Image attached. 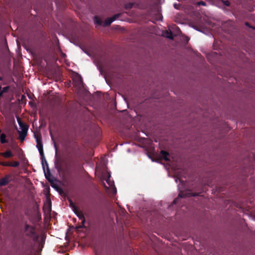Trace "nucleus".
<instances>
[{
	"mask_svg": "<svg viewBox=\"0 0 255 255\" xmlns=\"http://www.w3.org/2000/svg\"><path fill=\"white\" fill-rule=\"evenodd\" d=\"M36 141V147L38 148L40 157H44V151L43 148V144L42 138L40 134H34Z\"/></svg>",
	"mask_w": 255,
	"mask_h": 255,
	"instance_id": "f257e3e1",
	"label": "nucleus"
},
{
	"mask_svg": "<svg viewBox=\"0 0 255 255\" xmlns=\"http://www.w3.org/2000/svg\"><path fill=\"white\" fill-rule=\"evenodd\" d=\"M24 232L27 237L32 238L36 235L35 228L26 224L24 226Z\"/></svg>",
	"mask_w": 255,
	"mask_h": 255,
	"instance_id": "f03ea898",
	"label": "nucleus"
},
{
	"mask_svg": "<svg viewBox=\"0 0 255 255\" xmlns=\"http://www.w3.org/2000/svg\"><path fill=\"white\" fill-rule=\"evenodd\" d=\"M44 174L45 178L50 183L51 186L54 188H56V185L54 183V177L52 175V174L50 172V170L49 167H47L46 169V171H45V170H44Z\"/></svg>",
	"mask_w": 255,
	"mask_h": 255,
	"instance_id": "7ed1b4c3",
	"label": "nucleus"
},
{
	"mask_svg": "<svg viewBox=\"0 0 255 255\" xmlns=\"http://www.w3.org/2000/svg\"><path fill=\"white\" fill-rule=\"evenodd\" d=\"M198 193H193L190 191H186L185 192L180 191L178 194V197L184 198L186 197H192L199 196Z\"/></svg>",
	"mask_w": 255,
	"mask_h": 255,
	"instance_id": "20e7f679",
	"label": "nucleus"
},
{
	"mask_svg": "<svg viewBox=\"0 0 255 255\" xmlns=\"http://www.w3.org/2000/svg\"><path fill=\"white\" fill-rule=\"evenodd\" d=\"M54 147H55V150H56L55 165L56 168L59 170L61 169V159H60V157H58L57 156V145H56V143H54Z\"/></svg>",
	"mask_w": 255,
	"mask_h": 255,
	"instance_id": "39448f33",
	"label": "nucleus"
},
{
	"mask_svg": "<svg viewBox=\"0 0 255 255\" xmlns=\"http://www.w3.org/2000/svg\"><path fill=\"white\" fill-rule=\"evenodd\" d=\"M10 175H6L4 177L0 179V186H4L7 185L10 182Z\"/></svg>",
	"mask_w": 255,
	"mask_h": 255,
	"instance_id": "423d86ee",
	"label": "nucleus"
},
{
	"mask_svg": "<svg viewBox=\"0 0 255 255\" xmlns=\"http://www.w3.org/2000/svg\"><path fill=\"white\" fill-rule=\"evenodd\" d=\"M0 165L4 166H11L16 167L19 166V163L18 161H13L12 163L0 161Z\"/></svg>",
	"mask_w": 255,
	"mask_h": 255,
	"instance_id": "0eeeda50",
	"label": "nucleus"
},
{
	"mask_svg": "<svg viewBox=\"0 0 255 255\" xmlns=\"http://www.w3.org/2000/svg\"><path fill=\"white\" fill-rule=\"evenodd\" d=\"M74 212L80 220L82 221V222H85V218L83 213L78 209L74 211Z\"/></svg>",
	"mask_w": 255,
	"mask_h": 255,
	"instance_id": "6e6552de",
	"label": "nucleus"
},
{
	"mask_svg": "<svg viewBox=\"0 0 255 255\" xmlns=\"http://www.w3.org/2000/svg\"><path fill=\"white\" fill-rule=\"evenodd\" d=\"M0 155L5 158H11L14 156L13 153L10 150H6L5 152H1Z\"/></svg>",
	"mask_w": 255,
	"mask_h": 255,
	"instance_id": "1a4fd4ad",
	"label": "nucleus"
},
{
	"mask_svg": "<svg viewBox=\"0 0 255 255\" xmlns=\"http://www.w3.org/2000/svg\"><path fill=\"white\" fill-rule=\"evenodd\" d=\"M163 36L170 39L174 38L172 32L170 30H165L163 33Z\"/></svg>",
	"mask_w": 255,
	"mask_h": 255,
	"instance_id": "9d476101",
	"label": "nucleus"
},
{
	"mask_svg": "<svg viewBox=\"0 0 255 255\" xmlns=\"http://www.w3.org/2000/svg\"><path fill=\"white\" fill-rule=\"evenodd\" d=\"M160 154L162 156V157L165 160V161H169V158H168L169 154V153L165 150H161L160 151Z\"/></svg>",
	"mask_w": 255,
	"mask_h": 255,
	"instance_id": "9b49d317",
	"label": "nucleus"
},
{
	"mask_svg": "<svg viewBox=\"0 0 255 255\" xmlns=\"http://www.w3.org/2000/svg\"><path fill=\"white\" fill-rule=\"evenodd\" d=\"M6 135L4 133H1L0 135V141L1 143L4 144L8 142V140L6 139Z\"/></svg>",
	"mask_w": 255,
	"mask_h": 255,
	"instance_id": "f8f14e48",
	"label": "nucleus"
},
{
	"mask_svg": "<svg viewBox=\"0 0 255 255\" xmlns=\"http://www.w3.org/2000/svg\"><path fill=\"white\" fill-rule=\"evenodd\" d=\"M19 127L20 128L21 130V131L27 132L28 126L27 124L23 123L21 125L20 124Z\"/></svg>",
	"mask_w": 255,
	"mask_h": 255,
	"instance_id": "ddd939ff",
	"label": "nucleus"
},
{
	"mask_svg": "<svg viewBox=\"0 0 255 255\" xmlns=\"http://www.w3.org/2000/svg\"><path fill=\"white\" fill-rule=\"evenodd\" d=\"M19 133V139L21 141H23L27 135V132L20 131H18Z\"/></svg>",
	"mask_w": 255,
	"mask_h": 255,
	"instance_id": "4468645a",
	"label": "nucleus"
},
{
	"mask_svg": "<svg viewBox=\"0 0 255 255\" xmlns=\"http://www.w3.org/2000/svg\"><path fill=\"white\" fill-rule=\"evenodd\" d=\"M40 158L41 159V161H42V168H43V170H45V166H46V168L47 167H48V163L45 159V156L44 155V157H40Z\"/></svg>",
	"mask_w": 255,
	"mask_h": 255,
	"instance_id": "2eb2a0df",
	"label": "nucleus"
},
{
	"mask_svg": "<svg viewBox=\"0 0 255 255\" xmlns=\"http://www.w3.org/2000/svg\"><path fill=\"white\" fill-rule=\"evenodd\" d=\"M113 20L111 18V17H108L107 18L105 21L104 22V26H108L111 25V24L113 22Z\"/></svg>",
	"mask_w": 255,
	"mask_h": 255,
	"instance_id": "dca6fc26",
	"label": "nucleus"
},
{
	"mask_svg": "<svg viewBox=\"0 0 255 255\" xmlns=\"http://www.w3.org/2000/svg\"><path fill=\"white\" fill-rule=\"evenodd\" d=\"M74 82L75 83V85L76 86H81L82 83V80L81 77H79L76 80H74Z\"/></svg>",
	"mask_w": 255,
	"mask_h": 255,
	"instance_id": "f3484780",
	"label": "nucleus"
},
{
	"mask_svg": "<svg viewBox=\"0 0 255 255\" xmlns=\"http://www.w3.org/2000/svg\"><path fill=\"white\" fill-rule=\"evenodd\" d=\"M70 202V206L72 208L73 211L78 209L76 206L75 205L74 203L70 199L69 200Z\"/></svg>",
	"mask_w": 255,
	"mask_h": 255,
	"instance_id": "a211bd4d",
	"label": "nucleus"
},
{
	"mask_svg": "<svg viewBox=\"0 0 255 255\" xmlns=\"http://www.w3.org/2000/svg\"><path fill=\"white\" fill-rule=\"evenodd\" d=\"M121 15V13H117V14H115L114 15H113V16H112L111 17L113 21H114L115 20H116V19L119 18Z\"/></svg>",
	"mask_w": 255,
	"mask_h": 255,
	"instance_id": "6ab92c4d",
	"label": "nucleus"
},
{
	"mask_svg": "<svg viewBox=\"0 0 255 255\" xmlns=\"http://www.w3.org/2000/svg\"><path fill=\"white\" fill-rule=\"evenodd\" d=\"M95 22L97 24L101 25L102 24V20L97 16H95Z\"/></svg>",
	"mask_w": 255,
	"mask_h": 255,
	"instance_id": "aec40b11",
	"label": "nucleus"
},
{
	"mask_svg": "<svg viewBox=\"0 0 255 255\" xmlns=\"http://www.w3.org/2000/svg\"><path fill=\"white\" fill-rule=\"evenodd\" d=\"M108 178L107 179H106V182H107V183L109 185V186H112L113 184V182H111L110 181V177H111V175L109 173H108Z\"/></svg>",
	"mask_w": 255,
	"mask_h": 255,
	"instance_id": "412c9836",
	"label": "nucleus"
},
{
	"mask_svg": "<svg viewBox=\"0 0 255 255\" xmlns=\"http://www.w3.org/2000/svg\"><path fill=\"white\" fill-rule=\"evenodd\" d=\"M9 90V87L8 86H6V87H4L2 88V90H1V94H3V93H6Z\"/></svg>",
	"mask_w": 255,
	"mask_h": 255,
	"instance_id": "4be33fe9",
	"label": "nucleus"
},
{
	"mask_svg": "<svg viewBox=\"0 0 255 255\" xmlns=\"http://www.w3.org/2000/svg\"><path fill=\"white\" fill-rule=\"evenodd\" d=\"M85 222H82V221H81V225L78 226L77 228L78 229H82L85 227L84 224Z\"/></svg>",
	"mask_w": 255,
	"mask_h": 255,
	"instance_id": "5701e85b",
	"label": "nucleus"
},
{
	"mask_svg": "<svg viewBox=\"0 0 255 255\" xmlns=\"http://www.w3.org/2000/svg\"><path fill=\"white\" fill-rule=\"evenodd\" d=\"M16 119L19 126L20 125V124L21 125L22 123H23L19 117H17Z\"/></svg>",
	"mask_w": 255,
	"mask_h": 255,
	"instance_id": "b1692460",
	"label": "nucleus"
},
{
	"mask_svg": "<svg viewBox=\"0 0 255 255\" xmlns=\"http://www.w3.org/2000/svg\"><path fill=\"white\" fill-rule=\"evenodd\" d=\"M223 2L225 5L228 6L230 4V2L228 0L224 1Z\"/></svg>",
	"mask_w": 255,
	"mask_h": 255,
	"instance_id": "393cba45",
	"label": "nucleus"
},
{
	"mask_svg": "<svg viewBox=\"0 0 255 255\" xmlns=\"http://www.w3.org/2000/svg\"><path fill=\"white\" fill-rule=\"evenodd\" d=\"M199 5H206V3L203 1H201L198 2Z\"/></svg>",
	"mask_w": 255,
	"mask_h": 255,
	"instance_id": "a878e982",
	"label": "nucleus"
},
{
	"mask_svg": "<svg viewBox=\"0 0 255 255\" xmlns=\"http://www.w3.org/2000/svg\"><path fill=\"white\" fill-rule=\"evenodd\" d=\"M116 193H117V190H116V188H115V187H114V188L113 189V193L116 194Z\"/></svg>",
	"mask_w": 255,
	"mask_h": 255,
	"instance_id": "bb28decb",
	"label": "nucleus"
},
{
	"mask_svg": "<svg viewBox=\"0 0 255 255\" xmlns=\"http://www.w3.org/2000/svg\"><path fill=\"white\" fill-rule=\"evenodd\" d=\"M177 200V198L174 199L173 201V204H176V201Z\"/></svg>",
	"mask_w": 255,
	"mask_h": 255,
	"instance_id": "cd10ccee",
	"label": "nucleus"
},
{
	"mask_svg": "<svg viewBox=\"0 0 255 255\" xmlns=\"http://www.w3.org/2000/svg\"><path fill=\"white\" fill-rule=\"evenodd\" d=\"M246 25L247 26H250V25H249V23L248 22H246Z\"/></svg>",
	"mask_w": 255,
	"mask_h": 255,
	"instance_id": "c85d7f7f",
	"label": "nucleus"
},
{
	"mask_svg": "<svg viewBox=\"0 0 255 255\" xmlns=\"http://www.w3.org/2000/svg\"><path fill=\"white\" fill-rule=\"evenodd\" d=\"M131 7H132V4H130V5H129V6L128 7H129V8H131Z\"/></svg>",
	"mask_w": 255,
	"mask_h": 255,
	"instance_id": "c756f323",
	"label": "nucleus"
},
{
	"mask_svg": "<svg viewBox=\"0 0 255 255\" xmlns=\"http://www.w3.org/2000/svg\"><path fill=\"white\" fill-rule=\"evenodd\" d=\"M2 80V78L1 76H0V81H1Z\"/></svg>",
	"mask_w": 255,
	"mask_h": 255,
	"instance_id": "7c9ffc66",
	"label": "nucleus"
},
{
	"mask_svg": "<svg viewBox=\"0 0 255 255\" xmlns=\"http://www.w3.org/2000/svg\"><path fill=\"white\" fill-rule=\"evenodd\" d=\"M51 135V138H52V139L53 140V136H52V135Z\"/></svg>",
	"mask_w": 255,
	"mask_h": 255,
	"instance_id": "2f4dec72",
	"label": "nucleus"
},
{
	"mask_svg": "<svg viewBox=\"0 0 255 255\" xmlns=\"http://www.w3.org/2000/svg\"><path fill=\"white\" fill-rule=\"evenodd\" d=\"M1 87L0 86V90L1 89Z\"/></svg>",
	"mask_w": 255,
	"mask_h": 255,
	"instance_id": "473e14b6",
	"label": "nucleus"
}]
</instances>
